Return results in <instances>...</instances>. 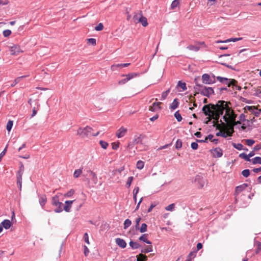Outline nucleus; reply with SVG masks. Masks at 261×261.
Returning a JSON list of instances; mask_svg holds the SVG:
<instances>
[{
	"mask_svg": "<svg viewBox=\"0 0 261 261\" xmlns=\"http://www.w3.org/2000/svg\"><path fill=\"white\" fill-rule=\"evenodd\" d=\"M141 220V217H138L136 220V226H135V227H136V229H139V224H140V222Z\"/></svg>",
	"mask_w": 261,
	"mask_h": 261,
	"instance_id": "60",
	"label": "nucleus"
},
{
	"mask_svg": "<svg viewBox=\"0 0 261 261\" xmlns=\"http://www.w3.org/2000/svg\"><path fill=\"white\" fill-rule=\"evenodd\" d=\"M232 146H233L234 148L239 150H242L243 149V145L241 143H238V144H236V143H233L232 144Z\"/></svg>",
	"mask_w": 261,
	"mask_h": 261,
	"instance_id": "43",
	"label": "nucleus"
},
{
	"mask_svg": "<svg viewBox=\"0 0 261 261\" xmlns=\"http://www.w3.org/2000/svg\"><path fill=\"white\" fill-rule=\"evenodd\" d=\"M161 104V102H154L153 104H152V106H150L149 107V111H152V112H154L155 111H156L158 109H160V105Z\"/></svg>",
	"mask_w": 261,
	"mask_h": 261,
	"instance_id": "21",
	"label": "nucleus"
},
{
	"mask_svg": "<svg viewBox=\"0 0 261 261\" xmlns=\"http://www.w3.org/2000/svg\"><path fill=\"white\" fill-rule=\"evenodd\" d=\"M187 48L189 49L190 50H193V51H197L199 49V47L198 46H196V45H189L187 47Z\"/></svg>",
	"mask_w": 261,
	"mask_h": 261,
	"instance_id": "32",
	"label": "nucleus"
},
{
	"mask_svg": "<svg viewBox=\"0 0 261 261\" xmlns=\"http://www.w3.org/2000/svg\"><path fill=\"white\" fill-rule=\"evenodd\" d=\"M237 82L233 79H229L227 78V81L223 82L222 83L227 85L228 87H230L231 86L237 87L236 84Z\"/></svg>",
	"mask_w": 261,
	"mask_h": 261,
	"instance_id": "19",
	"label": "nucleus"
},
{
	"mask_svg": "<svg viewBox=\"0 0 261 261\" xmlns=\"http://www.w3.org/2000/svg\"><path fill=\"white\" fill-rule=\"evenodd\" d=\"M254 142L255 141L252 139L246 140V144L249 146H252L254 143Z\"/></svg>",
	"mask_w": 261,
	"mask_h": 261,
	"instance_id": "55",
	"label": "nucleus"
},
{
	"mask_svg": "<svg viewBox=\"0 0 261 261\" xmlns=\"http://www.w3.org/2000/svg\"><path fill=\"white\" fill-rule=\"evenodd\" d=\"M142 16L141 12H139L138 14H136L133 17V20L135 22H138L139 19V16Z\"/></svg>",
	"mask_w": 261,
	"mask_h": 261,
	"instance_id": "44",
	"label": "nucleus"
},
{
	"mask_svg": "<svg viewBox=\"0 0 261 261\" xmlns=\"http://www.w3.org/2000/svg\"><path fill=\"white\" fill-rule=\"evenodd\" d=\"M22 79V77H18L16 79H15V80L12 82V83L11 84V87H13L15 86L17 84L19 83L21 81V80Z\"/></svg>",
	"mask_w": 261,
	"mask_h": 261,
	"instance_id": "40",
	"label": "nucleus"
},
{
	"mask_svg": "<svg viewBox=\"0 0 261 261\" xmlns=\"http://www.w3.org/2000/svg\"><path fill=\"white\" fill-rule=\"evenodd\" d=\"M194 182L199 188H202L206 182V180L201 175H197L195 177Z\"/></svg>",
	"mask_w": 261,
	"mask_h": 261,
	"instance_id": "7",
	"label": "nucleus"
},
{
	"mask_svg": "<svg viewBox=\"0 0 261 261\" xmlns=\"http://www.w3.org/2000/svg\"><path fill=\"white\" fill-rule=\"evenodd\" d=\"M99 144L101 147L105 149H106L108 146V143L107 142L102 140L100 141Z\"/></svg>",
	"mask_w": 261,
	"mask_h": 261,
	"instance_id": "48",
	"label": "nucleus"
},
{
	"mask_svg": "<svg viewBox=\"0 0 261 261\" xmlns=\"http://www.w3.org/2000/svg\"><path fill=\"white\" fill-rule=\"evenodd\" d=\"M182 146V142L180 140L178 139L176 142L175 147L177 149H180Z\"/></svg>",
	"mask_w": 261,
	"mask_h": 261,
	"instance_id": "50",
	"label": "nucleus"
},
{
	"mask_svg": "<svg viewBox=\"0 0 261 261\" xmlns=\"http://www.w3.org/2000/svg\"><path fill=\"white\" fill-rule=\"evenodd\" d=\"M129 63H124V64H114L111 66V69L112 70H117L118 68H121L122 67H125L129 65Z\"/></svg>",
	"mask_w": 261,
	"mask_h": 261,
	"instance_id": "18",
	"label": "nucleus"
},
{
	"mask_svg": "<svg viewBox=\"0 0 261 261\" xmlns=\"http://www.w3.org/2000/svg\"><path fill=\"white\" fill-rule=\"evenodd\" d=\"M211 151L213 156L215 158H220L223 155V151L219 147H217L213 149H212Z\"/></svg>",
	"mask_w": 261,
	"mask_h": 261,
	"instance_id": "10",
	"label": "nucleus"
},
{
	"mask_svg": "<svg viewBox=\"0 0 261 261\" xmlns=\"http://www.w3.org/2000/svg\"><path fill=\"white\" fill-rule=\"evenodd\" d=\"M82 173V169H79L75 170L73 173V176L75 178H77L81 175Z\"/></svg>",
	"mask_w": 261,
	"mask_h": 261,
	"instance_id": "34",
	"label": "nucleus"
},
{
	"mask_svg": "<svg viewBox=\"0 0 261 261\" xmlns=\"http://www.w3.org/2000/svg\"><path fill=\"white\" fill-rule=\"evenodd\" d=\"M138 22L141 23L143 27H146L148 25V22L146 18L143 16H139Z\"/></svg>",
	"mask_w": 261,
	"mask_h": 261,
	"instance_id": "24",
	"label": "nucleus"
},
{
	"mask_svg": "<svg viewBox=\"0 0 261 261\" xmlns=\"http://www.w3.org/2000/svg\"><path fill=\"white\" fill-rule=\"evenodd\" d=\"M126 132H127V129L124 128V127L122 126L117 131V133L116 134V136L118 138H122L123 136H124Z\"/></svg>",
	"mask_w": 261,
	"mask_h": 261,
	"instance_id": "13",
	"label": "nucleus"
},
{
	"mask_svg": "<svg viewBox=\"0 0 261 261\" xmlns=\"http://www.w3.org/2000/svg\"><path fill=\"white\" fill-rule=\"evenodd\" d=\"M196 253H197V252L196 251L191 252L189 254V255L188 256V258L189 259H191V260L192 259L194 258L196 256Z\"/></svg>",
	"mask_w": 261,
	"mask_h": 261,
	"instance_id": "49",
	"label": "nucleus"
},
{
	"mask_svg": "<svg viewBox=\"0 0 261 261\" xmlns=\"http://www.w3.org/2000/svg\"><path fill=\"white\" fill-rule=\"evenodd\" d=\"M225 101H218L216 105L209 104L205 105L202 108V111L205 116H213L214 118L218 122L221 115H222L224 111V106Z\"/></svg>",
	"mask_w": 261,
	"mask_h": 261,
	"instance_id": "1",
	"label": "nucleus"
},
{
	"mask_svg": "<svg viewBox=\"0 0 261 261\" xmlns=\"http://www.w3.org/2000/svg\"><path fill=\"white\" fill-rule=\"evenodd\" d=\"M17 184L20 191L21 190L22 180L17 179Z\"/></svg>",
	"mask_w": 261,
	"mask_h": 261,
	"instance_id": "63",
	"label": "nucleus"
},
{
	"mask_svg": "<svg viewBox=\"0 0 261 261\" xmlns=\"http://www.w3.org/2000/svg\"><path fill=\"white\" fill-rule=\"evenodd\" d=\"M133 179L134 177L133 176H130L128 178L127 181L126 182V186H127V187H130Z\"/></svg>",
	"mask_w": 261,
	"mask_h": 261,
	"instance_id": "56",
	"label": "nucleus"
},
{
	"mask_svg": "<svg viewBox=\"0 0 261 261\" xmlns=\"http://www.w3.org/2000/svg\"><path fill=\"white\" fill-rule=\"evenodd\" d=\"M179 102L178 101V99L175 98L173 100V102L170 105V109L172 110L176 109L178 106Z\"/></svg>",
	"mask_w": 261,
	"mask_h": 261,
	"instance_id": "26",
	"label": "nucleus"
},
{
	"mask_svg": "<svg viewBox=\"0 0 261 261\" xmlns=\"http://www.w3.org/2000/svg\"><path fill=\"white\" fill-rule=\"evenodd\" d=\"M24 172V166L21 163L19 168V170L17 172V179L22 180V176Z\"/></svg>",
	"mask_w": 261,
	"mask_h": 261,
	"instance_id": "14",
	"label": "nucleus"
},
{
	"mask_svg": "<svg viewBox=\"0 0 261 261\" xmlns=\"http://www.w3.org/2000/svg\"><path fill=\"white\" fill-rule=\"evenodd\" d=\"M8 146V144H7L6 145V146L5 148L4 149V150L0 153V162L2 161V158L5 154V153H6V152L7 151Z\"/></svg>",
	"mask_w": 261,
	"mask_h": 261,
	"instance_id": "54",
	"label": "nucleus"
},
{
	"mask_svg": "<svg viewBox=\"0 0 261 261\" xmlns=\"http://www.w3.org/2000/svg\"><path fill=\"white\" fill-rule=\"evenodd\" d=\"M241 123V121H236V119H234V122H232V123H230V124L229 125V126L231 127L232 128H233V127L237 124H240Z\"/></svg>",
	"mask_w": 261,
	"mask_h": 261,
	"instance_id": "57",
	"label": "nucleus"
},
{
	"mask_svg": "<svg viewBox=\"0 0 261 261\" xmlns=\"http://www.w3.org/2000/svg\"><path fill=\"white\" fill-rule=\"evenodd\" d=\"M224 106L225 107V114L223 116V119L229 125L231 123L234 122V119H236L237 115L234 113L233 110L227 106L225 102L224 103Z\"/></svg>",
	"mask_w": 261,
	"mask_h": 261,
	"instance_id": "2",
	"label": "nucleus"
},
{
	"mask_svg": "<svg viewBox=\"0 0 261 261\" xmlns=\"http://www.w3.org/2000/svg\"><path fill=\"white\" fill-rule=\"evenodd\" d=\"M216 78H217V80L221 83L227 81V78H226V77H222L221 76H217Z\"/></svg>",
	"mask_w": 261,
	"mask_h": 261,
	"instance_id": "59",
	"label": "nucleus"
},
{
	"mask_svg": "<svg viewBox=\"0 0 261 261\" xmlns=\"http://www.w3.org/2000/svg\"><path fill=\"white\" fill-rule=\"evenodd\" d=\"M247 186L248 185L247 184H244L240 186H237L236 188V194H239L240 193H241L242 191L245 190Z\"/></svg>",
	"mask_w": 261,
	"mask_h": 261,
	"instance_id": "20",
	"label": "nucleus"
},
{
	"mask_svg": "<svg viewBox=\"0 0 261 261\" xmlns=\"http://www.w3.org/2000/svg\"><path fill=\"white\" fill-rule=\"evenodd\" d=\"M92 128L89 126H86L84 128L80 127L77 130V135L82 137H90L91 136H97L99 132L94 134L92 132Z\"/></svg>",
	"mask_w": 261,
	"mask_h": 261,
	"instance_id": "3",
	"label": "nucleus"
},
{
	"mask_svg": "<svg viewBox=\"0 0 261 261\" xmlns=\"http://www.w3.org/2000/svg\"><path fill=\"white\" fill-rule=\"evenodd\" d=\"M0 225L2 226L3 228L4 227L6 229H8L11 227L12 224L9 220L6 219L1 222Z\"/></svg>",
	"mask_w": 261,
	"mask_h": 261,
	"instance_id": "17",
	"label": "nucleus"
},
{
	"mask_svg": "<svg viewBox=\"0 0 261 261\" xmlns=\"http://www.w3.org/2000/svg\"><path fill=\"white\" fill-rule=\"evenodd\" d=\"M147 226L145 223H143L139 229L140 232L141 233L145 232L147 231Z\"/></svg>",
	"mask_w": 261,
	"mask_h": 261,
	"instance_id": "42",
	"label": "nucleus"
},
{
	"mask_svg": "<svg viewBox=\"0 0 261 261\" xmlns=\"http://www.w3.org/2000/svg\"><path fill=\"white\" fill-rule=\"evenodd\" d=\"M242 174L244 177H247L250 174V171L248 169H245L242 171Z\"/></svg>",
	"mask_w": 261,
	"mask_h": 261,
	"instance_id": "51",
	"label": "nucleus"
},
{
	"mask_svg": "<svg viewBox=\"0 0 261 261\" xmlns=\"http://www.w3.org/2000/svg\"><path fill=\"white\" fill-rule=\"evenodd\" d=\"M51 204L56 206L57 208L55 209V213H60L63 211V203L59 201V196L57 195L53 196L51 198Z\"/></svg>",
	"mask_w": 261,
	"mask_h": 261,
	"instance_id": "4",
	"label": "nucleus"
},
{
	"mask_svg": "<svg viewBox=\"0 0 261 261\" xmlns=\"http://www.w3.org/2000/svg\"><path fill=\"white\" fill-rule=\"evenodd\" d=\"M169 92H170V89H168V90H166V91L163 92L162 94V97H161V100L165 99L167 97L168 93H169Z\"/></svg>",
	"mask_w": 261,
	"mask_h": 261,
	"instance_id": "47",
	"label": "nucleus"
},
{
	"mask_svg": "<svg viewBox=\"0 0 261 261\" xmlns=\"http://www.w3.org/2000/svg\"><path fill=\"white\" fill-rule=\"evenodd\" d=\"M147 234H143L139 238V240L140 241H142L144 242H145L148 244H151V242L147 239Z\"/></svg>",
	"mask_w": 261,
	"mask_h": 261,
	"instance_id": "25",
	"label": "nucleus"
},
{
	"mask_svg": "<svg viewBox=\"0 0 261 261\" xmlns=\"http://www.w3.org/2000/svg\"><path fill=\"white\" fill-rule=\"evenodd\" d=\"M239 157L241 158V159H244L246 161H250L249 156H248V155L245 153H242L240 154Z\"/></svg>",
	"mask_w": 261,
	"mask_h": 261,
	"instance_id": "38",
	"label": "nucleus"
},
{
	"mask_svg": "<svg viewBox=\"0 0 261 261\" xmlns=\"http://www.w3.org/2000/svg\"><path fill=\"white\" fill-rule=\"evenodd\" d=\"M3 34L4 37H7L11 35V31L10 30H6L3 31Z\"/></svg>",
	"mask_w": 261,
	"mask_h": 261,
	"instance_id": "52",
	"label": "nucleus"
},
{
	"mask_svg": "<svg viewBox=\"0 0 261 261\" xmlns=\"http://www.w3.org/2000/svg\"><path fill=\"white\" fill-rule=\"evenodd\" d=\"M75 201V200L65 201V205L63 208V211L64 210L66 212H70L71 211L72 204Z\"/></svg>",
	"mask_w": 261,
	"mask_h": 261,
	"instance_id": "11",
	"label": "nucleus"
},
{
	"mask_svg": "<svg viewBox=\"0 0 261 261\" xmlns=\"http://www.w3.org/2000/svg\"><path fill=\"white\" fill-rule=\"evenodd\" d=\"M147 259V257L142 253H141L139 255L137 256V261H146Z\"/></svg>",
	"mask_w": 261,
	"mask_h": 261,
	"instance_id": "29",
	"label": "nucleus"
},
{
	"mask_svg": "<svg viewBox=\"0 0 261 261\" xmlns=\"http://www.w3.org/2000/svg\"><path fill=\"white\" fill-rule=\"evenodd\" d=\"M84 241L85 242L88 244H89V238H88V234L87 233H85L84 235Z\"/></svg>",
	"mask_w": 261,
	"mask_h": 261,
	"instance_id": "62",
	"label": "nucleus"
},
{
	"mask_svg": "<svg viewBox=\"0 0 261 261\" xmlns=\"http://www.w3.org/2000/svg\"><path fill=\"white\" fill-rule=\"evenodd\" d=\"M202 81L203 83L205 84H212L216 82V80L212 79L211 76L205 73L202 75Z\"/></svg>",
	"mask_w": 261,
	"mask_h": 261,
	"instance_id": "9",
	"label": "nucleus"
},
{
	"mask_svg": "<svg viewBox=\"0 0 261 261\" xmlns=\"http://www.w3.org/2000/svg\"><path fill=\"white\" fill-rule=\"evenodd\" d=\"M90 176L91 177L92 180L93 181L94 184L97 183V178L96 174L93 171L89 170Z\"/></svg>",
	"mask_w": 261,
	"mask_h": 261,
	"instance_id": "28",
	"label": "nucleus"
},
{
	"mask_svg": "<svg viewBox=\"0 0 261 261\" xmlns=\"http://www.w3.org/2000/svg\"><path fill=\"white\" fill-rule=\"evenodd\" d=\"M239 119L241 121L244 122L245 121V115L244 114H241L239 116Z\"/></svg>",
	"mask_w": 261,
	"mask_h": 261,
	"instance_id": "64",
	"label": "nucleus"
},
{
	"mask_svg": "<svg viewBox=\"0 0 261 261\" xmlns=\"http://www.w3.org/2000/svg\"><path fill=\"white\" fill-rule=\"evenodd\" d=\"M115 242L121 248H124L126 247V243L122 239L117 238L115 239Z\"/></svg>",
	"mask_w": 261,
	"mask_h": 261,
	"instance_id": "15",
	"label": "nucleus"
},
{
	"mask_svg": "<svg viewBox=\"0 0 261 261\" xmlns=\"http://www.w3.org/2000/svg\"><path fill=\"white\" fill-rule=\"evenodd\" d=\"M74 194V190L71 189L66 193H65L64 196L65 197L69 198L71 197Z\"/></svg>",
	"mask_w": 261,
	"mask_h": 261,
	"instance_id": "41",
	"label": "nucleus"
},
{
	"mask_svg": "<svg viewBox=\"0 0 261 261\" xmlns=\"http://www.w3.org/2000/svg\"><path fill=\"white\" fill-rule=\"evenodd\" d=\"M197 86L200 87L202 89L200 90V93L205 96L210 97L212 94L214 93V90L211 87H207L197 84Z\"/></svg>",
	"mask_w": 261,
	"mask_h": 261,
	"instance_id": "5",
	"label": "nucleus"
},
{
	"mask_svg": "<svg viewBox=\"0 0 261 261\" xmlns=\"http://www.w3.org/2000/svg\"><path fill=\"white\" fill-rule=\"evenodd\" d=\"M245 111H248L253 114L255 116H258L260 113L261 110L258 109L255 106H247L244 108Z\"/></svg>",
	"mask_w": 261,
	"mask_h": 261,
	"instance_id": "8",
	"label": "nucleus"
},
{
	"mask_svg": "<svg viewBox=\"0 0 261 261\" xmlns=\"http://www.w3.org/2000/svg\"><path fill=\"white\" fill-rule=\"evenodd\" d=\"M152 251V246H147L146 248L142 249L141 250L142 253H148Z\"/></svg>",
	"mask_w": 261,
	"mask_h": 261,
	"instance_id": "31",
	"label": "nucleus"
},
{
	"mask_svg": "<svg viewBox=\"0 0 261 261\" xmlns=\"http://www.w3.org/2000/svg\"><path fill=\"white\" fill-rule=\"evenodd\" d=\"M131 224L132 221L129 219H126L124 222V229H126L128 227L130 226Z\"/></svg>",
	"mask_w": 261,
	"mask_h": 261,
	"instance_id": "35",
	"label": "nucleus"
},
{
	"mask_svg": "<svg viewBox=\"0 0 261 261\" xmlns=\"http://www.w3.org/2000/svg\"><path fill=\"white\" fill-rule=\"evenodd\" d=\"M139 74L137 73H128L126 75H122V76H125L126 77L119 81L118 82V84L119 85H123L125 84L126 82H127L128 81L130 80L131 79L136 77V76H138Z\"/></svg>",
	"mask_w": 261,
	"mask_h": 261,
	"instance_id": "6",
	"label": "nucleus"
},
{
	"mask_svg": "<svg viewBox=\"0 0 261 261\" xmlns=\"http://www.w3.org/2000/svg\"><path fill=\"white\" fill-rule=\"evenodd\" d=\"M103 28V25L102 23H99L95 28V30L97 31H101Z\"/></svg>",
	"mask_w": 261,
	"mask_h": 261,
	"instance_id": "53",
	"label": "nucleus"
},
{
	"mask_svg": "<svg viewBox=\"0 0 261 261\" xmlns=\"http://www.w3.org/2000/svg\"><path fill=\"white\" fill-rule=\"evenodd\" d=\"M129 245L133 249H138L140 247V245L138 243L133 241L129 242Z\"/></svg>",
	"mask_w": 261,
	"mask_h": 261,
	"instance_id": "27",
	"label": "nucleus"
},
{
	"mask_svg": "<svg viewBox=\"0 0 261 261\" xmlns=\"http://www.w3.org/2000/svg\"><path fill=\"white\" fill-rule=\"evenodd\" d=\"M252 164H261V158L259 156H256L252 159Z\"/></svg>",
	"mask_w": 261,
	"mask_h": 261,
	"instance_id": "36",
	"label": "nucleus"
},
{
	"mask_svg": "<svg viewBox=\"0 0 261 261\" xmlns=\"http://www.w3.org/2000/svg\"><path fill=\"white\" fill-rule=\"evenodd\" d=\"M174 116L177 119V121L180 122L181 121L182 117L178 111H177L174 113Z\"/></svg>",
	"mask_w": 261,
	"mask_h": 261,
	"instance_id": "45",
	"label": "nucleus"
},
{
	"mask_svg": "<svg viewBox=\"0 0 261 261\" xmlns=\"http://www.w3.org/2000/svg\"><path fill=\"white\" fill-rule=\"evenodd\" d=\"M145 138V136L143 135H140L138 136H136L134 139V142L136 144L142 143L143 139Z\"/></svg>",
	"mask_w": 261,
	"mask_h": 261,
	"instance_id": "23",
	"label": "nucleus"
},
{
	"mask_svg": "<svg viewBox=\"0 0 261 261\" xmlns=\"http://www.w3.org/2000/svg\"><path fill=\"white\" fill-rule=\"evenodd\" d=\"M13 122L12 120H9L7 123L6 128L8 132H10L13 126Z\"/></svg>",
	"mask_w": 261,
	"mask_h": 261,
	"instance_id": "39",
	"label": "nucleus"
},
{
	"mask_svg": "<svg viewBox=\"0 0 261 261\" xmlns=\"http://www.w3.org/2000/svg\"><path fill=\"white\" fill-rule=\"evenodd\" d=\"M191 146L193 149L196 150L198 148V145L197 142H192L191 143Z\"/></svg>",
	"mask_w": 261,
	"mask_h": 261,
	"instance_id": "61",
	"label": "nucleus"
},
{
	"mask_svg": "<svg viewBox=\"0 0 261 261\" xmlns=\"http://www.w3.org/2000/svg\"><path fill=\"white\" fill-rule=\"evenodd\" d=\"M231 135L232 133L229 131H224L223 132L220 131L216 133L217 136H221L224 138H226L228 136H231Z\"/></svg>",
	"mask_w": 261,
	"mask_h": 261,
	"instance_id": "22",
	"label": "nucleus"
},
{
	"mask_svg": "<svg viewBox=\"0 0 261 261\" xmlns=\"http://www.w3.org/2000/svg\"><path fill=\"white\" fill-rule=\"evenodd\" d=\"M175 207V204L174 203H172L169 204L167 206L165 207V210L168 211H173Z\"/></svg>",
	"mask_w": 261,
	"mask_h": 261,
	"instance_id": "46",
	"label": "nucleus"
},
{
	"mask_svg": "<svg viewBox=\"0 0 261 261\" xmlns=\"http://www.w3.org/2000/svg\"><path fill=\"white\" fill-rule=\"evenodd\" d=\"M144 166V163L142 161H139L137 162L136 167L138 169H142Z\"/></svg>",
	"mask_w": 261,
	"mask_h": 261,
	"instance_id": "37",
	"label": "nucleus"
},
{
	"mask_svg": "<svg viewBox=\"0 0 261 261\" xmlns=\"http://www.w3.org/2000/svg\"><path fill=\"white\" fill-rule=\"evenodd\" d=\"M10 51L12 55H18L19 53L22 52L20 46L17 45H14L10 47Z\"/></svg>",
	"mask_w": 261,
	"mask_h": 261,
	"instance_id": "12",
	"label": "nucleus"
},
{
	"mask_svg": "<svg viewBox=\"0 0 261 261\" xmlns=\"http://www.w3.org/2000/svg\"><path fill=\"white\" fill-rule=\"evenodd\" d=\"M177 87L181 88L182 91L187 90L186 84L185 82H182L181 81H179L178 82Z\"/></svg>",
	"mask_w": 261,
	"mask_h": 261,
	"instance_id": "30",
	"label": "nucleus"
},
{
	"mask_svg": "<svg viewBox=\"0 0 261 261\" xmlns=\"http://www.w3.org/2000/svg\"><path fill=\"white\" fill-rule=\"evenodd\" d=\"M179 1L180 0L173 1L171 4V8L173 10L175 8H176L177 7H178V6L179 4Z\"/></svg>",
	"mask_w": 261,
	"mask_h": 261,
	"instance_id": "33",
	"label": "nucleus"
},
{
	"mask_svg": "<svg viewBox=\"0 0 261 261\" xmlns=\"http://www.w3.org/2000/svg\"><path fill=\"white\" fill-rule=\"evenodd\" d=\"M88 42L93 45H96V39L94 38H89L88 39Z\"/></svg>",
	"mask_w": 261,
	"mask_h": 261,
	"instance_id": "58",
	"label": "nucleus"
},
{
	"mask_svg": "<svg viewBox=\"0 0 261 261\" xmlns=\"http://www.w3.org/2000/svg\"><path fill=\"white\" fill-rule=\"evenodd\" d=\"M39 203H40L41 207L42 208H44V205L47 202L46 196L45 195H39Z\"/></svg>",
	"mask_w": 261,
	"mask_h": 261,
	"instance_id": "16",
	"label": "nucleus"
}]
</instances>
